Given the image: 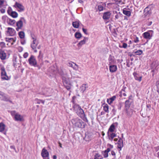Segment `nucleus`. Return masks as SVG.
Here are the masks:
<instances>
[{"label":"nucleus","mask_w":159,"mask_h":159,"mask_svg":"<svg viewBox=\"0 0 159 159\" xmlns=\"http://www.w3.org/2000/svg\"><path fill=\"white\" fill-rule=\"evenodd\" d=\"M125 107L127 109L129 107V100H127L125 102Z\"/></svg>","instance_id":"nucleus-43"},{"label":"nucleus","mask_w":159,"mask_h":159,"mask_svg":"<svg viewBox=\"0 0 159 159\" xmlns=\"http://www.w3.org/2000/svg\"><path fill=\"white\" fill-rule=\"evenodd\" d=\"M16 21L14 20H12L9 18H8L7 23L10 25H13L15 23Z\"/></svg>","instance_id":"nucleus-31"},{"label":"nucleus","mask_w":159,"mask_h":159,"mask_svg":"<svg viewBox=\"0 0 159 159\" xmlns=\"http://www.w3.org/2000/svg\"><path fill=\"white\" fill-rule=\"evenodd\" d=\"M15 111H13L11 112V114L12 116H14V118L15 117L16 115L17 114Z\"/></svg>","instance_id":"nucleus-42"},{"label":"nucleus","mask_w":159,"mask_h":159,"mask_svg":"<svg viewBox=\"0 0 159 159\" xmlns=\"http://www.w3.org/2000/svg\"><path fill=\"white\" fill-rule=\"evenodd\" d=\"M133 75L135 80L140 82L142 80V76H140L139 74L134 72L133 73Z\"/></svg>","instance_id":"nucleus-21"},{"label":"nucleus","mask_w":159,"mask_h":159,"mask_svg":"<svg viewBox=\"0 0 159 159\" xmlns=\"http://www.w3.org/2000/svg\"><path fill=\"white\" fill-rule=\"evenodd\" d=\"M72 63H73V62H69L68 63V66H69L71 67H72L73 66V65Z\"/></svg>","instance_id":"nucleus-55"},{"label":"nucleus","mask_w":159,"mask_h":159,"mask_svg":"<svg viewBox=\"0 0 159 159\" xmlns=\"http://www.w3.org/2000/svg\"><path fill=\"white\" fill-rule=\"evenodd\" d=\"M14 119L15 120L17 121H21L24 120V119L23 116L20 115L18 113L16 115V116L14 118Z\"/></svg>","instance_id":"nucleus-20"},{"label":"nucleus","mask_w":159,"mask_h":159,"mask_svg":"<svg viewBox=\"0 0 159 159\" xmlns=\"http://www.w3.org/2000/svg\"><path fill=\"white\" fill-rule=\"evenodd\" d=\"M13 11H12V8L11 7H9L8 8V10L7 11V12L8 14L10 15L11 14L12 12H13Z\"/></svg>","instance_id":"nucleus-45"},{"label":"nucleus","mask_w":159,"mask_h":159,"mask_svg":"<svg viewBox=\"0 0 159 159\" xmlns=\"http://www.w3.org/2000/svg\"><path fill=\"white\" fill-rule=\"evenodd\" d=\"M14 7L16 8H18L19 9L18 11L20 12L23 11L25 9L24 7L21 4L18 3L17 2L15 3Z\"/></svg>","instance_id":"nucleus-12"},{"label":"nucleus","mask_w":159,"mask_h":159,"mask_svg":"<svg viewBox=\"0 0 159 159\" xmlns=\"http://www.w3.org/2000/svg\"><path fill=\"white\" fill-rule=\"evenodd\" d=\"M152 23V21H149L148 22V26L150 25Z\"/></svg>","instance_id":"nucleus-64"},{"label":"nucleus","mask_w":159,"mask_h":159,"mask_svg":"<svg viewBox=\"0 0 159 159\" xmlns=\"http://www.w3.org/2000/svg\"><path fill=\"white\" fill-rule=\"evenodd\" d=\"M100 157H101L100 154L98 153H96L94 156V159H101L102 158H100Z\"/></svg>","instance_id":"nucleus-39"},{"label":"nucleus","mask_w":159,"mask_h":159,"mask_svg":"<svg viewBox=\"0 0 159 159\" xmlns=\"http://www.w3.org/2000/svg\"><path fill=\"white\" fill-rule=\"evenodd\" d=\"M123 13L128 17H129L131 15V12L130 11L126 10V8L123 9Z\"/></svg>","instance_id":"nucleus-28"},{"label":"nucleus","mask_w":159,"mask_h":159,"mask_svg":"<svg viewBox=\"0 0 159 159\" xmlns=\"http://www.w3.org/2000/svg\"><path fill=\"white\" fill-rule=\"evenodd\" d=\"M111 15V13L110 11L105 12L103 14L102 18L104 20H107L110 18Z\"/></svg>","instance_id":"nucleus-15"},{"label":"nucleus","mask_w":159,"mask_h":159,"mask_svg":"<svg viewBox=\"0 0 159 159\" xmlns=\"http://www.w3.org/2000/svg\"><path fill=\"white\" fill-rule=\"evenodd\" d=\"M4 0H0V8L2 7V5L4 3Z\"/></svg>","instance_id":"nucleus-51"},{"label":"nucleus","mask_w":159,"mask_h":159,"mask_svg":"<svg viewBox=\"0 0 159 159\" xmlns=\"http://www.w3.org/2000/svg\"><path fill=\"white\" fill-rule=\"evenodd\" d=\"M127 43H123V45H122V47L124 48H127Z\"/></svg>","instance_id":"nucleus-50"},{"label":"nucleus","mask_w":159,"mask_h":159,"mask_svg":"<svg viewBox=\"0 0 159 159\" xmlns=\"http://www.w3.org/2000/svg\"><path fill=\"white\" fill-rule=\"evenodd\" d=\"M107 136L108 137V139L112 141L113 139L116 136V134L113 132H110L108 133H107Z\"/></svg>","instance_id":"nucleus-16"},{"label":"nucleus","mask_w":159,"mask_h":159,"mask_svg":"<svg viewBox=\"0 0 159 159\" xmlns=\"http://www.w3.org/2000/svg\"><path fill=\"white\" fill-rule=\"evenodd\" d=\"M29 64L34 67L37 66V62L35 57L33 55H31L28 60Z\"/></svg>","instance_id":"nucleus-6"},{"label":"nucleus","mask_w":159,"mask_h":159,"mask_svg":"<svg viewBox=\"0 0 159 159\" xmlns=\"http://www.w3.org/2000/svg\"><path fill=\"white\" fill-rule=\"evenodd\" d=\"M121 95L124 96H126V94L125 93H123V92H121Z\"/></svg>","instance_id":"nucleus-60"},{"label":"nucleus","mask_w":159,"mask_h":159,"mask_svg":"<svg viewBox=\"0 0 159 159\" xmlns=\"http://www.w3.org/2000/svg\"><path fill=\"white\" fill-rule=\"evenodd\" d=\"M152 30H149L143 34V37L146 39H151L153 34Z\"/></svg>","instance_id":"nucleus-9"},{"label":"nucleus","mask_w":159,"mask_h":159,"mask_svg":"<svg viewBox=\"0 0 159 159\" xmlns=\"http://www.w3.org/2000/svg\"><path fill=\"white\" fill-rule=\"evenodd\" d=\"M107 146L111 148H113V146L111 144H108L107 145Z\"/></svg>","instance_id":"nucleus-59"},{"label":"nucleus","mask_w":159,"mask_h":159,"mask_svg":"<svg viewBox=\"0 0 159 159\" xmlns=\"http://www.w3.org/2000/svg\"><path fill=\"white\" fill-rule=\"evenodd\" d=\"M10 16L13 18H16L18 16V13L15 11L12 12Z\"/></svg>","instance_id":"nucleus-33"},{"label":"nucleus","mask_w":159,"mask_h":159,"mask_svg":"<svg viewBox=\"0 0 159 159\" xmlns=\"http://www.w3.org/2000/svg\"><path fill=\"white\" fill-rule=\"evenodd\" d=\"M39 101H40V102H42L43 104H44L45 102V101L44 100H39Z\"/></svg>","instance_id":"nucleus-63"},{"label":"nucleus","mask_w":159,"mask_h":159,"mask_svg":"<svg viewBox=\"0 0 159 159\" xmlns=\"http://www.w3.org/2000/svg\"><path fill=\"white\" fill-rule=\"evenodd\" d=\"M108 65H113L116 62L114 57L111 55H110L108 58Z\"/></svg>","instance_id":"nucleus-14"},{"label":"nucleus","mask_w":159,"mask_h":159,"mask_svg":"<svg viewBox=\"0 0 159 159\" xmlns=\"http://www.w3.org/2000/svg\"><path fill=\"white\" fill-rule=\"evenodd\" d=\"M76 98V97L75 96H74L73 97L72 100V102H73V103H75V99Z\"/></svg>","instance_id":"nucleus-53"},{"label":"nucleus","mask_w":159,"mask_h":159,"mask_svg":"<svg viewBox=\"0 0 159 159\" xmlns=\"http://www.w3.org/2000/svg\"><path fill=\"white\" fill-rule=\"evenodd\" d=\"M116 98V96H114L111 98L108 99H107V102L109 104H111L113 101L115 100Z\"/></svg>","instance_id":"nucleus-29"},{"label":"nucleus","mask_w":159,"mask_h":159,"mask_svg":"<svg viewBox=\"0 0 159 159\" xmlns=\"http://www.w3.org/2000/svg\"><path fill=\"white\" fill-rule=\"evenodd\" d=\"M23 23H25L26 20L24 17H21L20 20L16 22V30L18 31L20 29H21L23 25Z\"/></svg>","instance_id":"nucleus-5"},{"label":"nucleus","mask_w":159,"mask_h":159,"mask_svg":"<svg viewBox=\"0 0 159 159\" xmlns=\"http://www.w3.org/2000/svg\"><path fill=\"white\" fill-rule=\"evenodd\" d=\"M52 92V90L50 88H46L44 89V91L42 94L46 96H50Z\"/></svg>","instance_id":"nucleus-13"},{"label":"nucleus","mask_w":159,"mask_h":159,"mask_svg":"<svg viewBox=\"0 0 159 159\" xmlns=\"http://www.w3.org/2000/svg\"><path fill=\"white\" fill-rule=\"evenodd\" d=\"M9 18L6 16H4L2 17V19L4 22H7Z\"/></svg>","instance_id":"nucleus-38"},{"label":"nucleus","mask_w":159,"mask_h":159,"mask_svg":"<svg viewBox=\"0 0 159 159\" xmlns=\"http://www.w3.org/2000/svg\"><path fill=\"white\" fill-rule=\"evenodd\" d=\"M6 41H8L11 43V45H12L14 44V43L16 41V40L13 38H6Z\"/></svg>","instance_id":"nucleus-30"},{"label":"nucleus","mask_w":159,"mask_h":159,"mask_svg":"<svg viewBox=\"0 0 159 159\" xmlns=\"http://www.w3.org/2000/svg\"><path fill=\"white\" fill-rule=\"evenodd\" d=\"M103 6L101 5H99L98 7V9L100 11H103Z\"/></svg>","instance_id":"nucleus-41"},{"label":"nucleus","mask_w":159,"mask_h":159,"mask_svg":"<svg viewBox=\"0 0 159 159\" xmlns=\"http://www.w3.org/2000/svg\"><path fill=\"white\" fill-rule=\"evenodd\" d=\"M109 67L110 71L111 73L115 72L117 70V66L115 65H109Z\"/></svg>","instance_id":"nucleus-19"},{"label":"nucleus","mask_w":159,"mask_h":159,"mask_svg":"<svg viewBox=\"0 0 159 159\" xmlns=\"http://www.w3.org/2000/svg\"><path fill=\"white\" fill-rule=\"evenodd\" d=\"M126 113L127 115L129 116H130L132 114V111L131 110H128L126 109Z\"/></svg>","instance_id":"nucleus-47"},{"label":"nucleus","mask_w":159,"mask_h":159,"mask_svg":"<svg viewBox=\"0 0 159 159\" xmlns=\"http://www.w3.org/2000/svg\"><path fill=\"white\" fill-rule=\"evenodd\" d=\"M91 138H92V135H91V134H90L88 132L86 133L85 134L84 139L86 141H88L89 140H91Z\"/></svg>","instance_id":"nucleus-26"},{"label":"nucleus","mask_w":159,"mask_h":159,"mask_svg":"<svg viewBox=\"0 0 159 159\" xmlns=\"http://www.w3.org/2000/svg\"><path fill=\"white\" fill-rule=\"evenodd\" d=\"M6 57V54L4 51L0 50V58L2 60H5Z\"/></svg>","instance_id":"nucleus-22"},{"label":"nucleus","mask_w":159,"mask_h":159,"mask_svg":"<svg viewBox=\"0 0 159 159\" xmlns=\"http://www.w3.org/2000/svg\"><path fill=\"white\" fill-rule=\"evenodd\" d=\"M81 24L80 22L78 20L73 22L72 24L74 28H78L80 25V24Z\"/></svg>","instance_id":"nucleus-23"},{"label":"nucleus","mask_w":159,"mask_h":159,"mask_svg":"<svg viewBox=\"0 0 159 159\" xmlns=\"http://www.w3.org/2000/svg\"><path fill=\"white\" fill-rule=\"evenodd\" d=\"M73 64H74V65L73 66L72 68H73L75 70H77L78 69V65H77L76 63H75L74 62H73Z\"/></svg>","instance_id":"nucleus-46"},{"label":"nucleus","mask_w":159,"mask_h":159,"mask_svg":"<svg viewBox=\"0 0 159 159\" xmlns=\"http://www.w3.org/2000/svg\"><path fill=\"white\" fill-rule=\"evenodd\" d=\"M136 55H140L143 53V51L141 50H138L135 52Z\"/></svg>","instance_id":"nucleus-44"},{"label":"nucleus","mask_w":159,"mask_h":159,"mask_svg":"<svg viewBox=\"0 0 159 159\" xmlns=\"http://www.w3.org/2000/svg\"><path fill=\"white\" fill-rule=\"evenodd\" d=\"M86 84H83L80 87V89L82 93H83L86 89Z\"/></svg>","instance_id":"nucleus-37"},{"label":"nucleus","mask_w":159,"mask_h":159,"mask_svg":"<svg viewBox=\"0 0 159 159\" xmlns=\"http://www.w3.org/2000/svg\"><path fill=\"white\" fill-rule=\"evenodd\" d=\"M154 149L155 150L156 152H157L159 150V146H157L154 148Z\"/></svg>","instance_id":"nucleus-58"},{"label":"nucleus","mask_w":159,"mask_h":159,"mask_svg":"<svg viewBox=\"0 0 159 159\" xmlns=\"http://www.w3.org/2000/svg\"><path fill=\"white\" fill-rule=\"evenodd\" d=\"M62 81L64 86L67 90H70L71 87V84L69 80L65 77H62Z\"/></svg>","instance_id":"nucleus-4"},{"label":"nucleus","mask_w":159,"mask_h":159,"mask_svg":"<svg viewBox=\"0 0 159 159\" xmlns=\"http://www.w3.org/2000/svg\"><path fill=\"white\" fill-rule=\"evenodd\" d=\"M41 154L44 159H49V153L45 148H43L42 149Z\"/></svg>","instance_id":"nucleus-10"},{"label":"nucleus","mask_w":159,"mask_h":159,"mask_svg":"<svg viewBox=\"0 0 159 159\" xmlns=\"http://www.w3.org/2000/svg\"><path fill=\"white\" fill-rule=\"evenodd\" d=\"M28 56V54L27 52L25 53L23 55V57L24 58H26Z\"/></svg>","instance_id":"nucleus-52"},{"label":"nucleus","mask_w":159,"mask_h":159,"mask_svg":"<svg viewBox=\"0 0 159 159\" xmlns=\"http://www.w3.org/2000/svg\"><path fill=\"white\" fill-rule=\"evenodd\" d=\"M144 15L146 16H149L152 13L151 8L150 6H148L146 7L144 10Z\"/></svg>","instance_id":"nucleus-11"},{"label":"nucleus","mask_w":159,"mask_h":159,"mask_svg":"<svg viewBox=\"0 0 159 159\" xmlns=\"http://www.w3.org/2000/svg\"><path fill=\"white\" fill-rule=\"evenodd\" d=\"M82 30L83 32L84 33L86 34H88L87 33V29H84V28H82Z\"/></svg>","instance_id":"nucleus-54"},{"label":"nucleus","mask_w":159,"mask_h":159,"mask_svg":"<svg viewBox=\"0 0 159 159\" xmlns=\"http://www.w3.org/2000/svg\"><path fill=\"white\" fill-rule=\"evenodd\" d=\"M1 67V78L2 80H8L9 79L8 76L7 75L5 68L3 66L0 64Z\"/></svg>","instance_id":"nucleus-3"},{"label":"nucleus","mask_w":159,"mask_h":159,"mask_svg":"<svg viewBox=\"0 0 159 159\" xmlns=\"http://www.w3.org/2000/svg\"><path fill=\"white\" fill-rule=\"evenodd\" d=\"M19 35L20 38L21 39H24L25 36V33L22 31L20 32L19 33Z\"/></svg>","instance_id":"nucleus-34"},{"label":"nucleus","mask_w":159,"mask_h":159,"mask_svg":"<svg viewBox=\"0 0 159 159\" xmlns=\"http://www.w3.org/2000/svg\"><path fill=\"white\" fill-rule=\"evenodd\" d=\"M118 138H119V139L117 143V147L118 148L120 149V150H121V148L123 147V140H122L121 138H119V137H118Z\"/></svg>","instance_id":"nucleus-18"},{"label":"nucleus","mask_w":159,"mask_h":159,"mask_svg":"<svg viewBox=\"0 0 159 159\" xmlns=\"http://www.w3.org/2000/svg\"><path fill=\"white\" fill-rule=\"evenodd\" d=\"M134 41L135 43H137L139 41V38L137 37H136L134 38Z\"/></svg>","instance_id":"nucleus-49"},{"label":"nucleus","mask_w":159,"mask_h":159,"mask_svg":"<svg viewBox=\"0 0 159 159\" xmlns=\"http://www.w3.org/2000/svg\"><path fill=\"white\" fill-rule=\"evenodd\" d=\"M75 37L78 39H79L82 37V35L80 33L78 32H76L75 33Z\"/></svg>","instance_id":"nucleus-35"},{"label":"nucleus","mask_w":159,"mask_h":159,"mask_svg":"<svg viewBox=\"0 0 159 159\" xmlns=\"http://www.w3.org/2000/svg\"><path fill=\"white\" fill-rule=\"evenodd\" d=\"M73 108L75 112H76L79 110V109H80V108H81V107L79 105L76 104L75 103H73Z\"/></svg>","instance_id":"nucleus-24"},{"label":"nucleus","mask_w":159,"mask_h":159,"mask_svg":"<svg viewBox=\"0 0 159 159\" xmlns=\"http://www.w3.org/2000/svg\"><path fill=\"white\" fill-rule=\"evenodd\" d=\"M111 154L112 156H114L115 157H114V158H115V157H116V156H116V153H115V152L114 151H111Z\"/></svg>","instance_id":"nucleus-57"},{"label":"nucleus","mask_w":159,"mask_h":159,"mask_svg":"<svg viewBox=\"0 0 159 159\" xmlns=\"http://www.w3.org/2000/svg\"><path fill=\"white\" fill-rule=\"evenodd\" d=\"M5 125L3 123H0V132H2L5 130Z\"/></svg>","instance_id":"nucleus-32"},{"label":"nucleus","mask_w":159,"mask_h":159,"mask_svg":"<svg viewBox=\"0 0 159 159\" xmlns=\"http://www.w3.org/2000/svg\"><path fill=\"white\" fill-rule=\"evenodd\" d=\"M26 42L24 39H22L21 40V43L22 45H24L25 43Z\"/></svg>","instance_id":"nucleus-56"},{"label":"nucleus","mask_w":159,"mask_h":159,"mask_svg":"<svg viewBox=\"0 0 159 159\" xmlns=\"http://www.w3.org/2000/svg\"><path fill=\"white\" fill-rule=\"evenodd\" d=\"M7 29V33H8L10 36H13L15 34L16 31L14 29L10 27H8Z\"/></svg>","instance_id":"nucleus-17"},{"label":"nucleus","mask_w":159,"mask_h":159,"mask_svg":"<svg viewBox=\"0 0 159 159\" xmlns=\"http://www.w3.org/2000/svg\"><path fill=\"white\" fill-rule=\"evenodd\" d=\"M108 109L109 107L108 105L107 104L105 105L103 107V110L104 111L108 113L109 112Z\"/></svg>","instance_id":"nucleus-36"},{"label":"nucleus","mask_w":159,"mask_h":159,"mask_svg":"<svg viewBox=\"0 0 159 159\" xmlns=\"http://www.w3.org/2000/svg\"><path fill=\"white\" fill-rule=\"evenodd\" d=\"M105 151H106L108 153L110 151V148H108Z\"/></svg>","instance_id":"nucleus-61"},{"label":"nucleus","mask_w":159,"mask_h":159,"mask_svg":"<svg viewBox=\"0 0 159 159\" xmlns=\"http://www.w3.org/2000/svg\"><path fill=\"white\" fill-rule=\"evenodd\" d=\"M88 40V38L87 37H84L83 40L80 41L79 43L78 44L77 46L79 47H81L84 44L85 42Z\"/></svg>","instance_id":"nucleus-25"},{"label":"nucleus","mask_w":159,"mask_h":159,"mask_svg":"<svg viewBox=\"0 0 159 159\" xmlns=\"http://www.w3.org/2000/svg\"><path fill=\"white\" fill-rule=\"evenodd\" d=\"M77 115L84 120H87L83 110L81 108L76 112Z\"/></svg>","instance_id":"nucleus-7"},{"label":"nucleus","mask_w":159,"mask_h":159,"mask_svg":"<svg viewBox=\"0 0 159 159\" xmlns=\"http://www.w3.org/2000/svg\"><path fill=\"white\" fill-rule=\"evenodd\" d=\"M0 98L2 100L12 103V102L10 100V97L1 91H0Z\"/></svg>","instance_id":"nucleus-8"},{"label":"nucleus","mask_w":159,"mask_h":159,"mask_svg":"<svg viewBox=\"0 0 159 159\" xmlns=\"http://www.w3.org/2000/svg\"><path fill=\"white\" fill-rule=\"evenodd\" d=\"M0 46L2 48H4L5 47V43L4 42H1L0 43Z\"/></svg>","instance_id":"nucleus-48"},{"label":"nucleus","mask_w":159,"mask_h":159,"mask_svg":"<svg viewBox=\"0 0 159 159\" xmlns=\"http://www.w3.org/2000/svg\"><path fill=\"white\" fill-rule=\"evenodd\" d=\"M31 37L33 39V42L31 44V47L32 49L34 50L35 52H36L37 51L36 50V47L38 44V42L37 40V38L34 35H31Z\"/></svg>","instance_id":"nucleus-2"},{"label":"nucleus","mask_w":159,"mask_h":159,"mask_svg":"<svg viewBox=\"0 0 159 159\" xmlns=\"http://www.w3.org/2000/svg\"><path fill=\"white\" fill-rule=\"evenodd\" d=\"M1 12L2 13H3L5 12V10L4 9H2L0 10Z\"/></svg>","instance_id":"nucleus-62"},{"label":"nucleus","mask_w":159,"mask_h":159,"mask_svg":"<svg viewBox=\"0 0 159 159\" xmlns=\"http://www.w3.org/2000/svg\"><path fill=\"white\" fill-rule=\"evenodd\" d=\"M71 122L75 128H84L86 125L85 123L78 118L72 119Z\"/></svg>","instance_id":"nucleus-1"},{"label":"nucleus","mask_w":159,"mask_h":159,"mask_svg":"<svg viewBox=\"0 0 159 159\" xmlns=\"http://www.w3.org/2000/svg\"><path fill=\"white\" fill-rule=\"evenodd\" d=\"M115 129V125L114 124H113L110 126L107 133H109L110 132H114Z\"/></svg>","instance_id":"nucleus-27"},{"label":"nucleus","mask_w":159,"mask_h":159,"mask_svg":"<svg viewBox=\"0 0 159 159\" xmlns=\"http://www.w3.org/2000/svg\"><path fill=\"white\" fill-rule=\"evenodd\" d=\"M102 154L104 158L107 157L108 156V153L105 150L102 152Z\"/></svg>","instance_id":"nucleus-40"}]
</instances>
